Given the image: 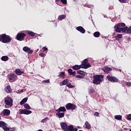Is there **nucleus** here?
<instances>
[{
	"label": "nucleus",
	"instance_id": "35",
	"mask_svg": "<svg viewBox=\"0 0 131 131\" xmlns=\"http://www.w3.org/2000/svg\"><path fill=\"white\" fill-rule=\"evenodd\" d=\"M66 75H65V72H61L59 75L58 77H61V78H63V77H65Z\"/></svg>",
	"mask_w": 131,
	"mask_h": 131
},
{
	"label": "nucleus",
	"instance_id": "45",
	"mask_svg": "<svg viewBox=\"0 0 131 131\" xmlns=\"http://www.w3.org/2000/svg\"><path fill=\"white\" fill-rule=\"evenodd\" d=\"M39 56L40 57H45V56H46V54H43V53H40L39 54Z\"/></svg>",
	"mask_w": 131,
	"mask_h": 131
},
{
	"label": "nucleus",
	"instance_id": "48",
	"mask_svg": "<svg viewBox=\"0 0 131 131\" xmlns=\"http://www.w3.org/2000/svg\"><path fill=\"white\" fill-rule=\"evenodd\" d=\"M43 50L44 51H48V48L47 47H43Z\"/></svg>",
	"mask_w": 131,
	"mask_h": 131
},
{
	"label": "nucleus",
	"instance_id": "34",
	"mask_svg": "<svg viewBox=\"0 0 131 131\" xmlns=\"http://www.w3.org/2000/svg\"><path fill=\"white\" fill-rule=\"evenodd\" d=\"M74 126L72 125H70L68 126V131H73Z\"/></svg>",
	"mask_w": 131,
	"mask_h": 131
},
{
	"label": "nucleus",
	"instance_id": "12",
	"mask_svg": "<svg viewBox=\"0 0 131 131\" xmlns=\"http://www.w3.org/2000/svg\"><path fill=\"white\" fill-rule=\"evenodd\" d=\"M24 52L28 53V54H32L33 53V50H31L29 47L26 46L24 47L23 49Z\"/></svg>",
	"mask_w": 131,
	"mask_h": 131
},
{
	"label": "nucleus",
	"instance_id": "43",
	"mask_svg": "<svg viewBox=\"0 0 131 131\" xmlns=\"http://www.w3.org/2000/svg\"><path fill=\"white\" fill-rule=\"evenodd\" d=\"M127 120H131V114L128 115L126 117Z\"/></svg>",
	"mask_w": 131,
	"mask_h": 131
},
{
	"label": "nucleus",
	"instance_id": "17",
	"mask_svg": "<svg viewBox=\"0 0 131 131\" xmlns=\"http://www.w3.org/2000/svg\"><path fill=\"white\" fill-rule=\"evenodd\" d=\"M68 72L69 73L70 75H73V76H75L76 75V73L75 71L73 72V70L71 69H68Z\"/></svg>",
	"mask_w": 131,
	"mask_h": 131
},
{
	"label": "nucleus",
	"instance_id": "50",
	"mask_svg": "<svg viewBox=\"0 0 131 131\" xmlns=\"http://www.w3.org/2000/svg\"><path fill=\"white\" fill-rule=\"evenodd\" d=\"M77 130H78V129H77V128H74L73 131H77Z\"/></svg>",
	"mask_w": 131,
	"mask_h": 131
},
{
	"label": "nucleus",
	"instance_id": "16",
	"mask_svg": "<svg viewBox=\"0 0 131 131\" xmlns=\"http://www.w3.org/2000/svg\"><path fill=\"white\" fill-rule=\"evenodd\" d=\"M56 112H66V108H65V106H61L56 110Z\"/></svg>",
	"mask_w": 131,
	"mask_h": 131
},
{
	"label": "nucleus",
	"instance_id": "13",
	"mask_svg": "<svg viewBox=\"0 0 131 131\" xmlns=\"http://www.w3.org/2000/svg\"><path fill=\"white\" fill-rule=\"evenodd\" d=\"M0 127H2L4 131L7 130V123L3 121H0Z\"/></svg>",
	"mask_w": 131,
	"mask_h": 131
},
{
	"label": "nucleus",
	"instance_id": "27",
	"mask_svg": "<svg viewBox=\"0 0 131 131\" xmlns=\"http://www.w3.org/2000/svg\"><path fill=\"white\" fill-rule=\"evenodd\" d=\"M85 128H87V129H90L92 127V126H91V124H90V123H89L88 121H86L85 122Z\"/></svg>",
	"mask_w": 131,
	"mask_h": 131
},
{
	"label": "nucleus",
	"instance_id": "7",
	"mask_svg": "<svg viewBox=\"0 0 131 131\" xmlns=\"http://www.w3.org/2000/svg\"><path fill=\"white\" fill-rule=\"evenodd\" d=\"M77 107L76 105L71 103H69L66 105L67 110H75Z\"/></svg>",
	"mask_w": 131,
	"mask_h": 131
},
{
	"label": "nucleus",
	"instance_id": "20",
	"mask_svg": "<svg viewBox=\"0 0 131 131\" xmlns=\"http://www.w3.org/2000/svg\"><path fill=\"white\" fill-rule=\"evenodd\" d=\"M69 82V81L68 80V79H66L63 80L62 82H60L59 83V84L60 86L66 85V84H67Z\"/></svg>",
	"mask_w": 131,
	"mask_h": 131
},
{
	"label": "nucleus",
	"instance_id": "5",
	"mask_svg": "<svg viewBox=\"0 0 131 131\" xmlns=\"http://www.w3.org/2000/svg\"><path fill=\"white\" fill-rule=\"evenodd\" d=\"M88 62L89 59L88 58L84 59L81 62V68H83V69H88V68L92 67V65H91Z\"/></svg>",
	"mask_w": 131,
	"mask_h": 131
},
{
	"label": "nucleus",
	"instance_id": "18",
	"mask_svg": "<svg viewBox=\"0 0 131 131\" xmlns=\"http://www.w3.org/2000/svg\"><path fill=\"white\" fill-rule=\"evenodd\" d=\"M72 69H73V70H79V69H80V68H81V64H80V65L75 64L73 66H72Z\"/></svg>",
	"mask_w": 131,
	"mask_h": 131
},
{
	"label": "nucleus",
	"instance_id": "32",
	"mask_svg": "<svg viewBox=\"0 0 131 131\" xmlns=\"http://www.w3.org/2000/svg\"><path fill=\"white\" fill-rule=\"evenodd\" d=\"M1 60L2 61H4V62H6V61H8V60H9V57H8L7 56H2L1 58Z\"/></svg>",
	"mask_w": 131,
	"mask_h": 131
},
{
	"label": "nucleus",
	"instance_id": "15",
	"mask_svg": "<svg viewBox=\"0 0 131 131\" xmlns=\"http://www.w3.org/2000/svg\"><path fill=\"white\" fill-rule=\"evenodd\" d=\"M76 29L78 31H79L81 33H85V30L83 27L81 26H79L76 28Z\"/></svg>",
	"mask_w": 131,
	"mask_h": 131
},
{
	"label": "nucleus",
	"instance_id": "47",
	"mask_svg": "<svg viewBox=\"0 0 131 131\" xmlns=\"http://www.w3.org/2000/svg\"><path fill=\"white\" fill-rule=\"evenodd\" d=\"M94 115L95 116H97V117L99 116V113L98 112H95L94 113Z\"/></svg>",
	"mask_w": 131,
	"mask_h": 131
},
{
	"label": "nucleus",
	"instance_id": "41",
	"mask_svg": "<svg viewBox=\"0 0 131 131\" xmlns=\"http://www.w3.org/2000/svg\"><path fill=\"white\" fill-rule=\"evenodd\" d=\"M95 89H91L90 90V94H95Z\"/></svg>",
	"mask_w": 131,
	"mask_h": 131
},
{
	"label": "nucleus",
	"instance_id": "21",
	"mask_svg": "<svg viewBox=\"0 0 131 131\" xmlns=\"http://www.w3.org/2000/svg\"><path fill=\"white\" fill-rule=\"evenodd\" d=\"M56 114V116H58V118H63V117L65 116L64 113L57 112Z\"/></svg>",
	"mask_w": 131,
	"mask_h": 131
},
{
	"label": "nucleus",
	"instance_id": "55",
	"mask_svg": "<svg viewBox=\"0 0 131 131\" xmlns=\"http://www.w3.org/2000/svg\"><path fill=\"white\" fill-rule=\"evenodd\" d=\"M129 131H131V128L129 129Z\"/></svg>",
	"mask_w": 131,
	"mask_h": 131
},
{
	"label": "nucleus",
	"instance_id": "9",
	"mask_svg": "<svg viewBox=\"0 0 131 131\" xmlns=\"http://www.w3.org/2000/svg\"><path fill=\"white\" fill-rule=\"evenodd\" d=\"M19 114H25L26 115H28L32 113V112L31 111H29L26 109H24V110L19 109Z\"/></svg>",
	"mask_w": 131,
	"mask_h": 131
},
{
	"label": "nucleus",
	"instance_id": "25",
	"mask_svg": "<svg viewBox=\"0 0 131 131\" xmlns=\"http://www.w3.org/2000/svg\"><path fill=\"white\" fill-rule=\"evenodd\" d=\"M115 38L116 40H120L121 38H122V34H117V35L115 36Z\"/></svg>",
	"mask_w": 131,
	"mask_h": 131
},
{
	"label": "nucleus",
	"instance_id": "19",
	"mask_svg": "<svg viewBox=\"0 0 131 131\" xmlns=\"http://www.w3.org/2000/svg\"><path fill=\"white\" fill-rule=\"evenodd\" d=\"M15 72L17 75H22V74H24V72L19 69L15 70Z\"/></svg>",
	"mask_w": 131,
	"mask_h": 131
},
{
	"label": "nucleus",
	"instance_id": "31",
	"mask_svg": "<svg viewBox=\"0 0 131 131\" xmlns=\"http://www.w3.org/2000/svg\"><path fill=\"white\" fill-rule=\"evenodd\" d=\"M93 35L94 37H100L101 33L99 32L96 31L94 33Z\"/></svg>",
	"mask_w": 131,
	"mask_h": 131
},
{
	"label": "nucleus",
	"instance_id": "53",
	"mask_svg": "<svg viewBox=\"0 0 131 131\" xmlns=\"http://www.w3.org/2000/svg\"><path fill=\"white\" fill-rule=\"evenodd\" d=\"M78 128H80V127H79V126H78Z\"/></svg>",
	"mask_w": 131,
	"mask_h": 131
},
{
	"label": "nucleus",
	"instance_id": "30",
	"mask_svg": "<svg viewBox=\"0 0 131 131\" xmlns=\"http://www.w3.org/2000/svg\"><path fill=\"white\" fill-rule=\"evenodd\" d=\"M66 18V15H61L58 16V20L59 21H62V20L65 19Z\"/></svg>",
	"mask_w": 131,
	"mask_h": 131
},
{
	"label": "nucleus",
	"instance_id": "54",
	"mask_svg": "<svg viewBox=\"0 0 131 131\" xmlns=\"http://www.w3.org/2000/svg\"><path fill=\"white\" fill-rule=\"evenodd\" d=\"M78 131H83L82 130H79Z\"/></svg>",
	"mask_w": 131,
	"mask_h": 131
},
{
	"label": "nucleus",
	"instance_id": "4",
	"mask_svg": "<svg viewBox=\"0 0 131 131\" xmlns=\"http://www.w3.org/2000/svg\"><path fill=\"white\" fill-rule=\"evenodd\" d=\"M4 100L6 104L5 107L6 108H10L13 106V99L12 98L7 96L4 98Z\"/></svg>",
	"mask_w": 131,
	"mask_h": 131
},
{
	"label": "nucleus",
	"instance_id": "2",
	"mask_svg": "<svg viewBox=\"0 0 131 131\" xmlns=\"http://www.w3.org/2000/svg\"><path fill=\"white\" fill-rule=\"evenodd\" d=\"M104 79V75H95L93 76V83L94 84H100L103 80Z\"/></svg>",
	"mask_w": 131,
	"mask_h": 131
},
{
	"label": "nucleus",
	"instance_id": "24",
	"mask_svg": "<svg viewBox=\"0 0 131 131\" xmlns=\"http://www.w3.org/2000/svg\"><path fill=\"white\" fill-rule=\"evenodd\" d=\"M9 80H15L16 76L14 74H10L9 76Z\"/></svg>",
	"mask_w": 131,
	"mask_h": 131
},
{
	"label": "nucleus",
	"instance_id": "8",
	"mask_svg": "<svg viewBox=\"0 0 131 131\" xmlns=\"http://www.w3.org/2000/svg\"><path fill=\"white\" fill-rule=\"evenodd\" d=\"M106 78L108 79V81H111V82H118V81H119V80L117 78L114 76H111L109 75L106 76Z\"/></svg>",
	"mask_w": 131,
	"mask_h": 131
},
{
	"label": "nucleus",
	"instance_id": "14",
	"mask_svg": "<svg viewBox=\"0 0 131 131\" xmlns=\"http://www.w3.org/2000/svg\"><path fill=\"white\" fill-rule=\"evenodd\" d=\"M2 113L3 114V116H9L11 114V111L8 109H5L3 111Z\"/></svg>",
	"mask_w": 131,
	"mask_h": 131
},
{
	"label": "nucleus",
	"instance_id": "33",
	"mask_svg": "<svg viewBox=\"0 0 131 131\" xmlns=\"http://www.w3.org/2000/svg\"><path fill=\"white\" fill-rule=\"evenodd\" d=\"M24 107L27 110H31V107L28 103H26L24 104Z\"/></svg>",
	"mask_w": 131,
	"mask_h": 131
},
{
	"label": "nucleus",
	"instance_id": "10",
	"mask_svg": "<svg viewBox=\"0 0 131 131\" xmlns=\"http://www.w3.org/2000/svg\"><path fill=\"white\" fill-rule=\"evenodd\" d=\"M101 70L103 71V72H104L105 74H108L109 72L112 71V69H111L108 66H105L104 67L102 68Z\"/></svg>",
	"mask_w": 131,
	"mask_h": 131
},
{
	"label": "nucleus",
	"instance_id": "49",
	"mask_svg": "<svg viewBox=\"0 0 131 131\" xmlns=\"http://www.w3.org/2000/svg\"><path fill=\"white\" fill-rule=\"evenodd\" d=\"M126 84L128 86H130L131 83H130V82H127Z\"/></svg>",
	"mask_w": 131,
	"mask_h": 131
},
{
	"label": "nucleus",
	"instance_id": "37",
	"mask_svg": "<svg viewBox=\"0 0 131 131\" xmlns=\"http://www.w3.org/2000/svg\"><path fill=\"white\" fill-rule=\"evenodd\" d=\"M67 86L69 89H72L74 87V86L71 84V83H68V84H67Z\"/></svg>",
	"mask_w": 131,
	"mask_h": 131
},
{
	"label": "nucleus",
	"instance_id": "26",
	"mask_svg": "<svg viewBox=\"0 0 131 131\" xmlns=\"http://www.w3.org/2000/svg\"><path fill=\"white\" fill-rule=\"evenodd\" d=\"M28 100V97H26L24 98L20 102V105L22 106V105H24V104H25L26 102H27V100Z\"/></svg>",
	"mask_w": 131,
	"mask_h": 131
},
{
	"label": "nucleus",
	"instance_id": "23",
	"mask_svg": "<svg viewBox=\"0 0 131 131\" xmlns=\"http://www.w3.org/2000/svg\"><path fill=\"white\" fill-rule=\"evenodd\" d=\"M77 73L78 74H79L80 75H82V76H85L88 74V73H86V72L82 71H80V70H78Z\"/></svg>",
	"mask_w": 131,
	"mask_h": 131
},
{
	"label": "nucleus",
	"instance_id": "39",
	"mask_svg": "<svg viewBox=\"0 0 131 131\" xmlns=\"http://www.w3.org/2000/svg\"><path fill=\"white\" fill-rule=\"evenodd\" d=\"M48 119L49 118L48 117H46L45 119L41 120V122L45 123V122H47V121H48Z\"/></svg>",
	"mask_w": 131,
	"mask_h": 131
},
{
	"label": "nucleus",
	"instance_id": "51",
	"mask_svg": "<svg viewBox=\"0 0 131 131\" xmlns=\"http://www.w3.org/2000/svg\"><path fill=\"white\" fill-rule=\"evenodd\" d=\"M23 92H24L23 90H20V93H23Z\"/></svg>",
	"mask_w": 131,
	"mask_h": 131
},
{
	"label": "nucleus",
	"instance_id": "28",
	"mask_svg": "<svg viewBox=\"0 0 131 131\" xmlns=\"http://www.w3.org/2000/svg\"><path fill=\"white\" fill-rule=\"evenodd\" d=\"M27 33L29 34V35L32 36V37H34L35 36V33L31 31H27Z\"/></svg>",
	"mask_w": 131,
	"mask_h": 131
},
{
	"label": "nucleus",
	"instance_id": "42",
	"mask_svg": "<svg viewBox=\"0 0 131 131\" xmlns=\"http://www.w3.org/2000/svg\"><path fill=\"white\" fill-rule=\"evenodd\" d=\"M61 3H62L63 5H66L67 4V0H61Z\"/></svg>",
	"mask_w": 131,
	"mask_h": 131
},
{
	"label": "nucleus",
	"instance_id": "1",
	"mask_svg": "<svg viewBox=\"0 0 131 131\" xmlns=\"http://www.w3.org/2000/svg\"><path fill=\"white\" fill-rule=\"evenodd\" d=\"M114 29L116 32H117V33H120L121 31L123 32H125V31H127L128 27H127V26H126L125 24L123 23H120L115 26Z\"/></svg>",
	"mask_w": 131,
	"mask_h": 131
},
{
	"label": "nucleus",
	"instance_id": "29",
	"mask_svg": "<svg viewBox=\"0 0 131 131\" xmlns=\"http://www.w3.org/2000/svg\"><path fill=\"white\" fill-rule=\"evenodd\" d=\"M115 119H116L117 120H121L122 119V116L119 115H115L114 116Z\"/></svg>",
	"mask_w": 131,
	"mask_h": 131
},
{
	"label": "nucleus",
	"instance_id": "3",
	"mask_svg": "<svg viewBox=\"0 0 131 131\" xmlns=\"http://www.w3.org/2000/svg\"><path fill=\"white\" fill-rule=\"evenodd\" d=\"M11 40H12V38L10 35L6 34L0 35V41H2L3 43H9V42H11Z\"/></svg>",
	"mask_w": 131,
	"mask_h": 131
},
{
	"label": "nucleus",
	"instance_id": "6",
	"mask_svg": "<svg viewBox=\"0 0 131 131\" xmlns=\"http://www.w3.org/2000/svg\"><path fill=\"white\" fill-rule=\"evenodd\" d=\"M25 37H26V34L24 33H18L16 36L17 40H18L19 41L24 40V39H25Z\"/></svg>",
	"mask_w": 131,
	"mask_h": 131
},
{
	"label": "nucleus",
	"instance_id": "36",
	"mask_svg": "<svg viewBox=\"0 0 131 131\" xmlns=\"http://www.w3.org/2000/svg\"><path fill=\"white\" fill-rule=\"evenodd\" d=\"M4 131H16V128H9L7 127V128H6V130Z\"/></svg>",
	"mask_w": 131,
	"mask_h": 131
},
{
	"label": "nucleus",
	"instance_id": "38",
	"mask_svg": "<svg viewBox=\"0 0 131 131\" xmlns=\"http://www.w3.org/2000/svg\"><path fill=\"white\" fill-rule=\"evenodd\" d=\"M76 78H80V79H83V78H84V76H80L79 75H78L76 76Z\"/></svg>",
	"mask_w": 131,
	"mask_h": 131
},
{
	"label": "nucleus",
	"instance_id": "46",
	"mask_svg": "<svg viewBox=\"0 0 131 131\" xmlns=\"http://www.w3.org/2000/svg\"><path fill=\"white\" fill-rule=\"evenodd\" d=\"M44 83H50V80H46L43 81Z\"/></svg>",
	"mask_w": 131,
	"mask_h": 131
},
{
	"label": "nucleus",
	"instance_id": "52",
	"mask_svg": "<svg viewBox=\"0 0 131 131\" xmlns=\"http://www.w3.org/2000/svg\"><path fill=\"white\" fill-rule=\"evenodd\" d=\"M56 2H59L60 0H55Z\"/></svg>",
	"mask_w": 131,
	"mask_h": 131
},
{
	"label": "nucleus",
	"instance_id": "44",
	"mask_svg": "<svg viewBox=\"0 0 131 131\" xmlns=\"http://www.w3.org/2000/svg\"><path fill=\"white\" fill-rule=\"evenodd\" d=\"M127 32L129 34L131 33V26L129 28H128V29L127 30Z\"/></svg>",
	"mask_w": 131,
	"mask_h": 131
},
{
	"label": "nucleus",
	"instance_id": "11",
	"mask_svg": "<svg viewBox=\"0 0 131 131\" xmlns=\"http://www.w3.org/2000/svg\"><path fill=\"white\" fill-rule=\"evenodd\" d=\"M60 126L64 131H68V125L66 123V122H61L60 123Z\"/></svg>",
	"mask_w": 131,
	"mask_h": 131
},
{
	"label": "nucleus",
	"instance_id": "40",
	"mask_svg": "<svg viewBox=\"0 0 131 131\" xmlns=\"http://www.w3.org/2000/svg\"><path fill=\"white\" fill-rule=\"evenodd\" d=\"M119 1L120 2V3H122L123 4H124L125 3H127L128 0H119Z\"/></svg>",
	"mask_w": 131,
	"mask_h": 131
},
{
	"label": "nucleus",
	"instance_id": "22",
	"mask_svg": "<svg viewBox=\"0 0 131 131\" xmlns=\"http://www.w3.org/2000/svg\"><path fill=\"white\" fill-rule=\"evenodd\" d=\"M5 90L8 94L12 93V89H11V86L10 85H7V86L5 88Z\"/></svg>",
	"mask_w": 131,
	"mask_h": 131
}]
</instances>
